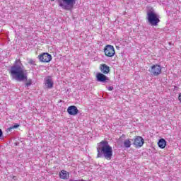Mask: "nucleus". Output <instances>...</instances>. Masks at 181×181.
I'll list each match as a JSON object with an SVG mask.
<instances>
[{
	"label": "nucleus",
	"mask_w": 181,
	"mask_h": 181,
	"mask_svg": "<svg viewBox=\"0 0 181 181\" xmlns=\"http://www.w3.org/2000/svg\"><path fill=\"white\" fill-rule=\"evenodd\" d=\"M100 69V71L103 74H108V73H110V66H108L105 64H101Z\"/></svg>",
	"instance_id": "obj_12"
},
{
	"label": "nucleus",
	"mask_w": 181,
	"mask_h": 181,
	"mask_svg": "<svg viewBox=\"0 0 181 181\" xmlns=\"http://www.w3.org/2000/svg\"><path fill=\"white\" fill-rule=\"evenodd\" d=\"M28 63H30V64H35V62L32 59H30Z\"/></svg>",
	"instance_id": "obj_18"
},
{
	"label": "nucleus",
	"mask_w": 181,
	"mask_h": 181,
	"mask_svg": "<svg viewBox=\"0 0 181 181\" xmlns=\"http://www.w3.org/2000/svg\"><path fill=\"white\" fill-rule=\"evenodd\" d=\"M39 59L42 63H49L52 62V55L49 53H43L39 55Z\"/></svg>",
	"instance_id": "obj_6"
},
{
	"label": "nucleus",
	"mask_w": 181,
	"mask_h": 181,
	"mask_svg": "<svg viewBox=\"0 0 181 181\" xmlns=\"http://www.w3.org/2000/svg\"><path fill=\"white\" fill-rule=\"evenodd\" d=\"M144 142L145 141H144L142 137L136 136L134 139V145H135V146H136V148H141V146H142L144 145Z\"/></svg>",
	"instance_id": "obj_9"
},
{
	"label": "nucleus",
	"mask_w": 181,
	"mask_h": 181,
	"mask_svg": "<svg viewBox=\"0 0 181 181\" xmlns=\"http://www.w3.org/2000/svg\"><path fill=\"white\" fill-rule=\"evenodd\" d=\"M3 134L2 129H0V138L2 136Z\"/></svg>",
	"instance_id": "obj_19"
},
{
	"label": "nucleus",
	"mask_w": 181,
	"mask_h": 181,
	"mask_svg": "<svg viewBox=\"0 0 181 181\" xmlns=\"http://www.w3.org/2000/svg\"><path fill=\"white\" fill-rule=\"evenodd\" d=\"M104 53L107 57H113L115 54V48L111 45H107L104 48Z\"/></svg>",
	"instance_id": "obj_5"
},
{
	"label": "nucleus",
	"mask_w": 181,
	"mask_h": 181,
	"mask_svg": "<svg viewBox=\"0 0 181 181\" xmlns=\"http://www.w3.org/2000/svg\"><path fill=\"white\" fill-rule=\"evenodd\" d=\"M67 112L69 115H77L78 109L75 105H71L68 107Z\"/></svg>",
	"instance_id": "obj_10"
},
{
	"label": "nucleus",
	"mask_w": 181,
	"mask_h": 181,
	"mask_svg": "<svg viewBox=\"0 0 181 181\" xmlns=\"http://www.w3.org/2000/svg\"><path fill=\"white\" fill-rule=\"evenodd\" d=\"M30 86H32V81L31 79H28L25 83V87H30Z\"/></svg>",
	"instance_id": "obj_16"
},
{
	"label": "nucleus",
	"mask_w": 181,
	"mask_h": 181,
	"mask_svg": "<svg viewBox=\"0 0 181 181\" xmlns=\"http://www.w3.org/2000/svg\"><path fill=\"white\" fill-rule=\"evenodd\" d=\"M75 4L76 0H62L59 1V6L66 11H71Z\"/></svg>",
	"instance_id": "obj_4"
},
{
	"label": "nucleus",
	"mask_w": 181,
	"mask_h": 181,
	"mask_svg": "<svg viewBox=\"0 0 181 181\" xmlns=\"http://www.w3.org/2000/svg\"><path fill=\"white\" fill-rule=\"evenodd\" d=\"M97 152V158H105L107 160H111L112 158V147L107 141H102L98 144Z\"/></svg>",
	"instance_id": "obj_2"
},
{
	"label": "nucleus",
	"mask_w": 181,
	"mask_h": 181,
	"mask_svg": "<svg viewBox=\"0 0 181 181\" xmlns=\"http://www.w3.org/2000/svg\"><path fill=\"white\" fill-rule=\"evenodd\" d=\"M69 175L70 174L69 173V172H67L64 170H62L61 172H59L60 179H64V180L69 179Z\"/></svg>",
	"instance_id": "obj_13"
},
{
	"label": "nucleus",
	"mask_w": 181,
	"mask_h": 181,
	"mask_svg": "<svg viewBox=\"0 0 181 181\" xmlns=\"http://www.w3.org/2000/svg\"><path fill=\"white\" fill-rule=\"evenodd\" d=\"M107 90H108V91H112V90H114V87H112V86H109V87L107 88Z\"/></svg>",
	"instance_id": "obj_17"
},
{
	"label": "nucleus",
	"mask_w": 181,
	"mask_h": 181,
	"mask_svg": "<svg viewBox=\"0 0 181 181\" xmlns=\"http://www.w3.org/2000/svg\"><path fill=\"white\" fill-rule=\"evenodd\" d=\"M51 1H54V0H51Z\"/></svg>",
	"instance_id": "obj_22"
},
{
	"label": "nucleus",
	"mask_w": 181,
	"mask_h": 181,
	"mask_svg": "<svg viewBox=\"0 0 181 181\" xmlns=\"http://www.w3.org/2000/svg\"><path fill=\"white\" fill-rule=\"evenodd\" d=\"M178 99H179V101L181 103V93L179 95Z\"/></svg>",
	"instance_id": "obj_20"
},
{
	"label": "nucleus",
	"mask_w": 181,
	"mask_h": 181,
	"mask_svg": "<svg viewBox=\"0 0 181 181\" xmlns=\"http://www.w3.org/2000/svg\"><path fill=\"white\" fill-rule=\"evenodd\" d=\"M96 78L97 81H99L100 83H105V81L108 80V77L102 73H98L96 74Z\"/></svg>",
	"instance_id": "obj_11"
},
{
	"label": "nucleus",
	"mask_w": 181,
	"mask_h": 181,
	"mask_svg": "<svg viewBox=\"0 0 181 181\" xmlns=\"http://www.w3.org/2000/svg\"><path fill=\"white\" fill-rule=\"evenodd\" d=\"M11 77L16 81H23L28 80V71L19 59L15 61L14 64L11 67L9 71Z\"/></svg>",
	"instance_id": "obj_1"
},
{
	"label": "nucleus",
	"mask_w": 181,
	"mask_h": 181,
	"mask_svg": "<svg viewBox=\"0 0 181 181\" xmlns=\"http://www.w3.org/2000/svg\"><path fill=\"white\" fill-rule=\"evenodd\" d=\"M19 127V125H16L13 127V128H18Z\"/></svg>",
	"instance_id": "obj_21"
},
{
	"label": "nucleus",
	"mask_w": 181,
	"mask_h": 181,
	"mask_svg": "<svg viewBox=\"0 0 181 181\" xmlns=\"http://www.w3.org/2000/svg\"><path fill=\"white\" fill-rule=\"evenodd\" d=\"M158 145L160 149H165L166 148V140L165 139H160L158 141Z\"/></svg>",
	"instance_id": "obj_14"
},
{
	"label": "nucleus",
	"mask_w": 181,
	"mask_h": 181,
	"mask_svg": "<svg viewBox=\"0 0 181 181\" xmlns=\"http://www.w3.org/2000/svg\"><path fill=\"white\" fill-rule=\"evenodd\" d=\"M124 145L125 148H131V141L129 139L124 140Z\"/></svg>",
	"instance_id": "obj_15"
},
{
	"label": "nucleus",
	"mask_w": 181,
	"mask_h": 181,
	"mask_svg": "<svg viewBox=\"0 0 181 181\" xmlns=\"http://www.w3.org/2000/svg\"><path fill=\"white\" fill-rule=\"evenodd\" d=\"M147 19L152 26H156L158 25V23L160 22V20H159V16L153 10H149L147 11Z\"/></svg>",
	"instance_id": "obj_3"
},
{
	"label": "nucleus",
	"mask_w": 181,
	"mask_h": 181,
	"mask_svg": "<svg viewBox=\"0 0 181 181\" xmlns=\"http://www.w3.org/2000/svg\"><path fill=\"white\" fill-rule=\"evenodd\" d=\"M161 71L162 68L159 65H153L151 66V69L150 70V72L153 76H159Z\"/></svg>",
	"instance_id": "obj_7"
},
{
	"label": "nucleus",
	"mask_w": 181,
	"mask_h": 181,
	"mask_svg": "<svg viewBox=\"0 0 181 181\" xmlns=\"http://www.w3.org/2000/svg\"><path fill=\"white\" fill-rule=\"evenodd\" d=\"M45 88H53V79L52 77L47 76L44 80Z\"/></svg>",
	"instance_id": "obj_8"
}]
</instances>
